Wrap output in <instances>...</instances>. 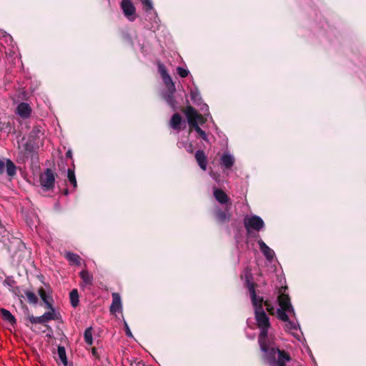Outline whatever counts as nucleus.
<instances>
[{"label": "nucleus", "mask_w": 366, "mask_h": 366, "mask_svg": "<svg viewBox=\"0 0 366 366\" xmlns=\"http://www.w3.org/2000/svg\"><path fill=\"white\" fill-rule=\"evenodd\" d=\"M247 287L250 294L252 305L254 307L255 319L260 333L258 342L261 350L264 353V358L271 366H285L290 361V357L284 350H280L267 344L268 330L270 327L269 320L263 309V298L257 296L255 292L254 285L247 281Z\"/></svg>", "instance_id": "obj_1"}, {"label": "nucleus", "mask_w": 366, "mask_h": 366, "mask_svg": "<svg viewBox=\"0 0 366 366\" xmlns=\"http://www.w3.org/2000/svg\"><path fill=\"white\" fill-rule=\"evenodd\" d=\"M287 287H282L279 290V295L277 297L279 308H275L268 300L264 301V304L270 315L277 314V317L285 322V330L290 332L296 339L300 340L302 332L299 324L289 319V315L295 316V313L291 305L289 295L285 293Z\"/></svg>", "instance_id": "obj_2"}, {"label": "nucleus", "mask_w": 366, "mask_h": 366, "mask_svg": "<svg viewBox=\"0 0 366 366\" xmlns=\"http://www.w3.org/2000/svg\"><path fill=\"white\" fill-rule=\"evenodd\" d=\"M187 117L189 125L192 127L197 133L200 136L204 141H208L207 135L204 131H203L199 126V124H203L206 122V119L200 114H199L192 107H187L184 111Z\"/></svg>", "instance_id": "obj_3"}, {"label": "nucleus", "mask_w": 366, "mask_h": 366, "mask_svg": "<svg viewBox=\"0 0 366 366\" xmlns=\"http://www.w3.org/2000/svg\"><path fill=\"white\" fill-rule=\"evenodd\" d=\"M244 224L248 234L252 230L258 232L264 227L262 219L257 215L246 217L244 219Z\"/></svg>", "instance_id": "obj_4"}, {"label": "nucleus", "mask_w": 366, "mask_h": 366, "mask_svg": "<svg viewBox=\"0 0 366 366\" xmlns=\"http://www.w3.org/2000/svg\"><path fill=\"white\" fill-rule=\"evenodd\" d=\"M55 175L51 169H46L40 175V184L44 190L48 191L54 187Z\"/></svg>", "instance_id": "obj_5"}, {"label": "nucleus", "mask_w": 366, "mask_h": 366, "mask_svg": "<svg viewBox=\"0 0 366 366\" xmlns=\"http://www.w3.org/2000/svg\"><path fill=\"white\" fill-rule=\"evenodd\" d=\"M121 8L124 16L131 21L136 19V9L130 0H122Z\"/></svg>", "instance_id": "obj_6"}, {"label": "nucleus", "mask_w": 366, "mask_h": 366, "mask_svg": "<svg viewBox=\"0 0 366 366\" xmlns=\"http://www.w3.org/2000/svg\"><path fill=\"white\" fill-rule=\"evenodd\" d=\"M5 169L9 176L12 177L16 174V167L10 159H6V162L0 159V174L4 173Z\"/></svg>", "instance_id": "obj_7"}, {"label": "nucleus", "mask_w": 366, "mask_h": 366, "mask_svg": "<svg viewBox=\"0 0 366 366\" xmlns=\"http://www.w3.org/2000/svg\"><path fill=\"white\" fill-rule=\"evenodd\" d=\"M32 109L28 103L22 102L18 104L16 114L22 119H27L31 116Z\"/></svg>", "instance_id": "obj_8"}, {"label": "nucleus", "mask_w": 366, "mask_h": 366, "mask_svg": "<svg viewBox=\"0 0 366 366\" xmlns=\"http://www.w3.org/2000/svg\"><path fill=\"white\" fill-rule=\"evenodd\" d=\"M112 302L110 306V312L115 314L117 312H122V300L119 293L113 292L112 295Z\"/></svg>", "instance_id": "obj_9"}, {"label": "nucleus", "mask_w": 366, "mask_h": 366, "mask_svg": "<svg viewBox=\"0 0 366 366\" xmlns=\"http://www.w3.org/2000/svg\"><path fill=\"white\" fill-rule=\"evenodd\" d=\"M259 249L267 260L272 261L274 257V252L269 248L262 239L258 241Z\"/></svg>", "instance_id": "obj_10"}, {"label": "nucleus", "mask_w": 366, "mask_h": 366, "mask_svg": "<svg viewBox=\"0 0 366 366\" xmlns=\"http://www.w3.org/2000/svg\"><path fill=\"white\" fill-rule=\"evenodd\" d=\"M195 159L197 162L200 168L203 170H206L207 169V157L202 150H197L195 153Z\"/></svg>", "instance_id": "obj_11"}, {"label": "nucleus", "mask_w": 366, "mask_h": 366, "mask_svg": "<svg viewBox=\"0 0 366 366\" xmlns=\"http://www.w3.org/2000/svg\"><path fill=\"white\" fill-rule=\"evenodd\" d=\"M214 196L220 204H227L229 202V198L227 194L220 189L215 188L214 189Z\"/></svg>", "instance_id": "obj_12"}, {"label": "nucleus", "mask_w": 366, "mask_h": 366, "mask_svg": "<svg viewBox=\"0 0 366 366\" xmlns=\"http://www.w3.org/2000/svg\"><path fill=\"white\" fill-rule=\"evenodd\" d=\"M182 123V118L181 115L178 113L174 114L170 120L169 125L170 127L176 130L179 131L181 129V124Z\"/></svg>", "instance_id": "obj_13"}, {"label": "nucleus", "mask_w": 366, "mask_h": 366, "mask_svg": "<svg viewBox=\"0 0 366 366\" xmlns=\"http://www.w3.org/2000/svg\"><path fill=\"white\" fill-rule=\"evenodd\" d=\"M65 257L71 265L79 266L81 264V257L77 254L68 252L65 254Z\"/></svg>", "instance_id": "obj_14"}, {"label": "nucleus", "mask_w": 366, "mask_h": 366, "mask_svg": "<svg viewBox=\"0 0 366 366\" xmlns=\"http://www.w3.org/2000/svg\"><path fill=\"white\" fill-rule=\"evenodd\" d=\"M0 313L2 317V318L6 321L7 322L10 323L11 325H14L16 324V320L14 316L7 310L4 308L0 309Z\"/></svg>", "instance_id": "obj_15"}, {"label": "nucleus", "mask_w": 366, "mask_h": 366, "mask_svg": "<svg viewBox=\"0 0 366 366\" xmlns=\"http://www.w3.org/2000/svg\"><path fill=\"white\" fill-rule=\"evenodd\" d=\"M234 162V157L229 154L225 153L221 158V164L227 169L231 168L233 166Z\"/></svg>", "instance_id": "obj_16"}, {"label": "nucleus", "mask_w": 366, "mask_h": 366, "mask_svg": "<svg viewBox=\"0 0 366 366\" xmlns=\"http://www.w3.org/2000/svg\"><path fill=\"white\" fill-rule=\"evenodd\" d=\"M80 277L83 281L84 285H92L93 283V276L90 274L88 270L83 269L79 273Z\"/></svg>", "instance_id": "obj_17"}, {"label": "nucleus", "mask_w": 366, "mask_h": 366, "mask_svg": "<svg viewBox=\"0 0 366 366\" xmlns=\"http://www.w3.org/2000/svg\"><path fill=\"white\" fill-rule=\"evenodd\" d=\"M24 295L30 304L36 305L38 303V297L33 291L29 290H24Z\"/></svg>", "instance_id": "obj_18"}, {"label": "nucleus", "mask_w": 366, "mask_h": 366, "mask_svg": "<svg viewBox=\"0 0 366 366\" xmlns=\"http://www.w3.org/2000/svg\"><path fill=\"white\" fill-rule=\"evenodd\" d=\"M229 214H228V211L223 212L220 209H218L216 212V218L219 222H224L229 219Z\"/></svg>", "instance_id": "obj_19"}, {"label": "nucleus", "mask_w": 366, "mask_h": 366, "mask_svg": "<svg viewBox=\"0 0 366 366\" xmlns=\"http://www.w3.org/2000/svg\"><path fill=\"white\" fill-rule=\"evenodd\" d=\"M69 298L72 307H76L79 304V295L77 290L74 289L70 292Z\"/></svg>", "instance_id": "obj_20"}, {"label": "nucleus", "mask_w": 366, "mask_h": 366, "mask_svg": "<svg viewBox=\"0 0 366 366\" xmlns=\"http://www.w3.org/2000/svg\"><path fill=\"white\" fill-rule=\"evenodd\" d=\"M169 93L164 94V98L166 100V102L168 103V104L172 109H174L176 108V102L174 100V95H173L174 92H172V90H169Z\"/></svg>", "instance_id": "obj_21"}, {"label": "nucleus", "mask_w": 366, "mask_h": 366, "mask_svg": "<svg viewBox=\"0 0 366 366\" xmlns=\"http://www.w3.org/2000/svg\"><path fill=\"white\" fill-rule=\"evenodd\" d=\"M164 84H166V86H167L168 89L169 90H172V92H175V86H174V82L172 81V79L171 78V76L168 74L164 76L163 77H162Z\"/></svg>", "instance_id": "obj_22"}, {"label": "nucleus", "mask_w": 366, "mask_h": 366, "mask_svg": "<svg viewBox=\"0 0 366 366\" xmlns=\"http://www.w3.org/2000/svg\"><path fill=\"white\" fill-rule=\"evenodd\" d=\"M57 354L59 356V358L61 360V362L66 365L67 364V359L66 355V350L65 348L63 346H59L57 348Z\"/></svg>", "instance_id": "obj_23"}, {"label": "nucleus", "mask_w": 366, "mask_h": 366, "mask_svg": "<svg viewBox=\"0 0 366 366\" xmlns=\"http://www.w3.org/2000/svg\"><path fill=\"white\" fill-rule=\"evenodd\" d=\"M84 340L89 345H92L93 344V338H92V327H88L85 330L84 334Z\"/></svg>", "instance_id": "obj_24"}, {"label": "nucleus", "mask_w": 366, "mask_h": 366, "mask_svg": "<svg viewBox=\"0 0 366 366\" xmlns=\"http://www.w3.org/2000/svg\"><path fill=\"white\" fill-rule=\"evenodd\" d=\"M43 317L44 318V320L46 322H47L50 320H52L58 319L57 314L55 312L54 310H51L48 312H46L43 315Z\"/></svg>", "instance_id": "obj_25"}, {"label": "nucleus", "mask_w": 366, "mask_h": 366, "mask_svg": "<svg viewBox=\"0 0 366 366\" xmlns=\"http://www.w3.org/2000/svg\"><path fill=\"white\" fill-rule=\"evenodd\" d=\"M67 177H68V180L70 182V183L72 184V186L74 187V188H76V186H77V183H76V177H75V174H74V172L73 169H68V172H67Z\"/></svg>", "instance_id": "obj_26"}, {"label": "nucleus", "mask_w": 366, "mask_h": 366, "mask_svg": "<svg viewBox=\"0 0 366 366\" xmlns=\"http://www.w3.org/2000/svg\"><path fill=\"white\" fill-rule=\"evenodd\" d=\"M29 321L32 324H44L46 323L43 315L39 317L31 316L29 317Z\"/></svg>", "instance_id": "obj_27"}, {"label": "nucleus", "mask_w": 366, "mask_h": 366, "mask_svg": "<svg viewBox=\"0 0 366 366\" xmlns=\"http://www.w3.org/2000/svg\"><path fill=\"white\" fill-rule=\"evenodd\" d=\"M190 95L191 99L194 102V103L199 104V102L201 100L199 92L197 90H192Z\"/></svg>", "instance_id": "obj_28"}, {"label": "nucleus", "mask_w": 366, "mask_h": 366, "mask_svg": "<svg viewBox=\"0 0 366 366\" xmlns=\"http://www.w3.org/2000/svg\"><path fill=\"white\" fill-rule=\"evenodd\" d=\"M142 3L147 12L153 9V5L151 0H142Z\"/></svg>", "instance_id": "obj_29"}, {"label": "nucleus", "mask_w": 366, "mask_h": 366, "mask_svg": "<svg viewBox=\"0 0 366 366\" xmlns=\"http://www.w3.org/2000/svg\"><path fill=\"white\" fill-rule=\"evenodd\" d=\"M38 293H39V295L40 296L41 300H45L47 298L51 297V296H49L46 294V290L43 287H40L38 290Z\"/></svg>", "instance_id": "obj_30"}, {"label": "nucleus", "mask_w": 366, "mask_h": 366, "mask_svg": "<svg viewBox=\"0 0 366 366\" xmlns=\"http://www.w3.org/2000/svg\"><path fill=\"white\" fill-rule=\"evenodd\" d=\"M177 71L178 74L183 78L187 77L189 74V71L182 67H177Z\"/></svg>", "instance_id": "obj_31"}, {"label": "nucleus", "mask_w": 366, "mask_h": 366, "mask_svg": "<svg viewBox=\"0 0 366 366\" xmlns=\"http://www.w3.org/2000/svg\"><path fill=\"white\" fill-rule=\"evenodd\" d=\"M158 70H159V72L161 74L162 77H163L164 76L168 74V73L167 71V69H166V67L162 64H158Z\"/></svg>", "instance_id": "obj_32"}, {"label": "nucleus", "mask_w": 366, "mask_h": 366, "mask_svg": "<svg viewBox=\"0 0 366 366\" xmlns=\"http://www.w3.org/2000/svg\"><path fill=\"white\" fill-rule=\"evenodd\" d=\"M51 300H52V298L51 297V298H47L45 300H42L45 305V307L46 308L49 309V310H54V307H52V305L51 302Z\"/></svg>", "instance_id": "obj_33"}, {"label": "nucleus", "mask_w": 366, "mask_h": 366, "mask_svg": "<svg viewBox=\"0 0 366 366\" xmlns=\"http://www.w3.org/2000/svg\"><path fill=\"white\" fill-rule=\"evenodd\" d=\"M124 327H125V332H126V335L129 337H133V335H132V333L127 325V323L126 322H124Z\"/></svg>", "instance_id": "obj_34"}, {"label": "nucleus", "mask_w": 366, "mask_h": 366, "mask_svg": "<svg viewBox=\"0 0 366 366\" xmlns=\"http://www.w3.org/2000/svg\"><path fill=\"white\" fill-rule=\"evenodd\" d=\"M9 123H2V122H0V132L2 131L3 129H4V128H6L7 127H9Z\"/></svg>", "instance_id": "obj_35"}, {"label": "nucleus", "mask_w": 366, "mask_h": 366, "mask_svg": "<svg viewBox=\"0 0 366 366\" xmlns=\"http://www.w3.org/2000/svg\"><path fill=\"white\" fill-rule=\"evenodd\" d=\"M14 282V281L10 280H8V279H6V280H5V282H6V283H7V284H8V285H11V282Z\"/></svg>", "instance_id": "obj_36"}, {"label": "nucleus", "mask_w": 366, "mask_h": 366, "mask_svg": "<svg viewBox=\"0 0 366 366\" xmlns=\"http://www.w3.org/2000/svg\"><path fill=\"white\" fill-rule=\"evenodd\" d=\"M187 151H188L189 152H190V153H192L193 150H192V145H191V144L189 145V148L187 149Z\"/></svg>", "instance_id": "obj_37"}, {"label": "nucleus", "mask_w": 366, "mask_h": 366, "mask_svg": "<svg viewBox=\"0 0 366 366\" xmlns=\"http://www.w3.org/2000/svg\"><path fill=\"white\" fill-rule=\"evenodd\" d=\"M210 175L216 180L217 181V179L215 177L214 174L213 172L210 173Z\"/></svg>", "instance_id": "obj_38"}, {"label": "nucleus", "mask_w": 366, "mask_h": 366, "mask_svg": "<svg viewBox=\"0 0 366 366\" xmlns=\"http://www.w3.org/2000/svg\"><path fill=\"white\" fill-rule=\"evenodd\" d=\"M205 107H206L207 110H208V106L205 105Z\"/></svg>", "instance_id": "obj_39"}]
</instances>
